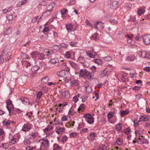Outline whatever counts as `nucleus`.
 <instances>
[{
    "instance_id": "obj_64",
    "label": "nucleus",
    "mask_w": 150,
    "mask_h": 150,
    "mask_svg": "<svg viewBox=\"0 0 150 150\" xmlns=\"http://www.w3.org/2000/svg\"><path fill=\"white\" fill-rule=\"evenodd\" d=\"M140 88H141L140 87L136 86H134L133 88H132V89L134 90L135 91H136V90L137 91V90H139Z\"/></svg>"
},
{
    "instance_id": "obj_7",
    "label": "nucleus",
    "mask_w": 150,
    "mask_h": 150,
    "mask_svg": "<svg viewBox=\"0 0 150 150\" xmlns=\"http://www.w3.org/2000/svg\"><path fill=\"white\" fill-rule=\"evenodd\" d=\"M30 125L29 123L25 124L23 127L22 129L23 131H28L30 129Z\"/></svg>"
},
{
    "instance_id": "obj_8",
    "label": "nucleus",
    "mask_w": 150,
    "mask_h": 150,
    "mask_svg": "<svg viewBox=\"0 0 150 150\" xmlns=\"http://www.w3.org/2000/svg\"><path fill=\"white\" fill-rule=\"evenodd\" d=\"M42 142L41 143V146H43L45 147H47L49 144V142L48 140L47 139H42Z\"/></svg>"
},
{
    "instance_id": "obj_26",
    "label": "nucleus",
    "mask_w": 150,
    "mask_h": 150,
    "mask_svg": "<svg viewBox=\"0 0 150 150\" xmlns=\"http://www.w3.org/2000/svg\"><path fill=\"white\" fill-rule=\"evenodd\" d=\"M71 85L72 86H78L79 85L78 82L76 80H74L71 82Z\"/></svg>"
},
{
    "instance_id": "obj_38",
    "label": "nucleus",
    "mask_w": 150,
    "mask_h": 150,
    "mask_svg": "<svg viewBox=\"0 0 150 150\" xmlns=\"http://www.w3.org/2000/svg\"><path fill=\"white\" fill-rule=\"evenodd\" d=\"M24 144L25 145H30V141L28 139H25L24 141Z\"/></svg>"
},
{
    "instance_id": "obj_45",
    "label": "nucleus",
    "mask_w": 150,
    "mask_h": 150,
    "mask_svg": "<svg viewBox=\"0 0 150 150\" xmlns=\"http://www.w3.org/2000/svg\"><path fill=\"white\" fill-rule=\"evenodd\" d=\"M113 113L112 112H109L107 115L108 117V119H111L113 117Z\"/></svg>"
},
{
    "instance_id": "obj_16",
    "label": "nucleus",
    "mask_w": 150,
    "mask_h": 150,
    "mask_svg": "<svg viewBox=\"0 0 150 150\" xmlns=\"http://www.w3.org/2000/svg\"><path fill=\"white\" fill-rule=\"evenodd\" d=\"M6 120H4L3 122V124L4 125H5L6 126H10L12 123V122L9 120H8L7 121Z\"/></svg>"
},
{
    "instance_id": "obj_53",
    "label": "nucleus",
    "mask_w": 150,
    "mask_h": 150,
    "mask_svg": "<svg viewBox=\"0 0 150 150\" xmlns=\"http://www.w3.org/2000/svg\"><path fill=\"white\" fill-rule=\"evenodd\" d=\"M12 103V101L10 99H8L6 101V104L7 106H8L10 105Z\"/></svg>"
},
{
    "instance_id": "obj_35",
    "label": "nucleus",
    "mask_w": 150,
    "mask_h": 150,
    "mask_svg": "<svg viewBox=\"0 0 150 150\" xmlns=\"http://www.w3.org/2000/svg\"><path fill=\"white\" fill-rule=\"evenodd\" d=\"M78 61L82 64H84L83 61L84 59V58L81 56H79L78 58Z\"/></svg>"
},
{
    "instance_id": "obj_41",
    "label": "nucleus",
    "mask_w": 150,
    "mask_h": 150,
    "mask_svg": "<svg viewBox=\"0 0 150 150\" xmlns=\"http://www.w3.org/2000/svg\"><path fill=\"white\" fill-rule=\"evenodd\" d=\"M60 76L62 77H64L65 75V71L64 70H63L59 72Z\"/></svg>"
},
{
    "instance_id": "obj_22",
    "label": "nucleus",
    "mask_w": 150,
    "mask_h": 150,
    "mask_svg": "<svg viewBox=\"0 0 150 150\" xmlns=\"http://www.w3.org/2000/svg\"><path fill=\"white\" fill-rule=\"evenodd\" d=\"M85 107V105L84 104L81 103L80 105V107L78 109V111H80L82 112H83L84 110V108Z\"/></svg>"
},
{
    "instance_id": "obj_48",
    "label": "nucleus",
    "mask_w": 150,
    "mask_h": 150,
    "mask_svg": "<svg viewBox=\"0 0 150 150\" xmlns=\"http://www.w3.org/2000/svg\"><path fill=\"white\" fill-rule=\"evenodd\" d=\"M131 20L134 22V23L135 25H137V24L138 22L136 20V18L135 17H133L131 18Z\"/></svg>"
},
{
    "instance_id": "obj_57",
    "label": "nucleus",
    "mask_w": 150,
    "mask_h": 150,
    "mask_svg": "<svg viewBox=\"0 0 150 150\" xmlns=\"http://www.w3.org/2000/svg\"><path fill=\"white\" fill-rule=\"evenodd\" d=\"M69 64H70V65L71 66L73 67V68H75L76 66V64L74 63L73 62L70 61L69 62Z\"/></svg>"
},
{
    "instance_id": "obj_29",
    "label": "nucleus",
    "mask_w": 150,
    "mask_h": 150,
    "mask_svg": "<svg viewBox=\"0 0 150 150\" xmlns=\"http://www.w3.org/2000/svg\"><path fill=\"white\" fill-rule=\"evenodd\" d=\"M117 144L118 145H121L123 143L122 139L120 138H118L116 141Z\"/></svg>"
},
{
    "instance_id": "obj_3",
    "label": "nucleus",
    "mask_w": 150,
    "mask_h": 150,
    "mask_svg": "<svg viewBox=\"0 0 150 150\" xmlns=\"http://www.w3.org/2000/svg\"><path fill=\"white\" fill-rule=\"evenodd\" d=\"M104 27L103 23L100 21L97 22L96 24H94V29H96L97 31H100L101 29H103Z\"/></svg>"
},
{
    "instance_id": "obj_14",
    "label": "nucleus",
    "mask_w": 150,
    "mask_h": 150,
    "mask_svg": "<svg viewBox=\"0 0 150 150\" xmlns=\"http://www.w3.org/2000/svg\"><path fill=\"white\" fill-rule=\"evenodd\" d=\"M49 78L48 76H46L44 78H43L41 81V83H42L46 84L49 81Z\"/></svg>"
},
{
    "instance_id": "obj_18",
    "label": "nucleus",
    "mask_w": 150,
    "mask_h": 150,
    "mask_svg": "<svg viewBox=\"0 0 150 150\" xmlns=\"http://www.w3.org/2000/svg\"><path fill=\"white\" fill-rule=\"evenodd\" d=\"M86 91L87 94H89L92 91L91 87L89 86L85 87Z\"/></svg>"
},
{
    "instance_id": "obj_12",
    "label": "nucleus",
    "mask_w": 150,
    "mask_h": 150,
    "mask_svg": "<svg viewBox=\"0 0 150 150\" xmlns=\"http://www.w3.org/2000/svg\"><path fill=\"white\" fill-rule=\"evenodd\" d=\"M39 52L37 51H34L30 54V55L32 58L34 59L38 57Z\"/></svg>"
},
{
    "instance_id": "obj_9",
    "label": "nucleus",
    "mask_w": 150,
    "mask_h": 150,
    "mask_svg": "<svg viewBox=\"0 0 150 150\" xmlns=\"http://www.w3.org/2000/svg\"><path fill=\"white\" fill-rule=\"evenodd\" d=\"M87 71L84 69H81L79 72V75L81 77H84L86 76Z\"/></svg>"
},
{
    "instance_id": "obj_33",
    "label": "nucleus",
    "mask_w": 150,
    "mask_h": 150,
    "mask_svg": "<svg viewBox=\"0 0 150 150\" xmlns=\"http://www.w3.org/2000/svg\"><path fill=\"white\" fill-rule=\"evenodd\" d=\"M65 130V128H62L61 127L60 128H59L56 131V132L58 134H60V132H63L64 130Z\"/></svg>"
},
{
    "instance_id": "obj_40",
    "label": "nucleus",
    "mask_w": 150,
    "mask_h": 150,
    "mask_svg": "<svg viewBox=\"0 0 150 150\" xmlns=\"http://www.w3.org/2000/svg\"><path fill=\"white\" fill-rule=\"evenodd\" d=\"M11 143L13 144H15L16 143V139L13 136H12V139H11Z\"/></svg>"
},
{
    "instance_id": "obj_15",
    "label": "nucleus",
    "mask_w": 150,
    "mask_h": 150,
    "mask_svg": "<svg viewBox=\"0 0 150 150\" xmlns=\"http://www.w3.org/2000/svg\"><path fill=\"white\" fill-rule=\"evenodd\" d=\"M12 30V28L11 27H9L4 32V34L5 35H8L10 34Z\"/></svg>"
},
{
    "instance_id": "obj_51",
    "label": "nucleus",
    "mask_w": 150,
    "mask_h": 150,
    "mask_svg": "<svg viewBox=\"0 0 150 150\" xmlns=\"http://www.w3.org/2000/svg\"><path fill=\"white\" fill-rule=\"evenodd\" d=\"M141 57L143 58H145L146 57V51H143L141 52Z\"/></svg>"
},
{
    "instance_id": "obj_11",
    "label": "nucleus",
    "mask_w": 150,
    "mask_h": 150,
    "mask_svg": "<svg viewBox=\"0 0 150 150\" xmlns=\"http://www.w3.org/2000/svg\"><path fill=\"white\" fill-rule=\"evenodd\" d=\"M108 71L107 69H105L103 71H100V76L101 77H104L105 76H108V74H107Z\"/></svg>"
},
{
    "instance_id": "obj_55",
    "label": "nucleus",
    "mask_w": 150,
    "mask_h": 150,
    "mask_svg": "<svg viewBox=\"0 0 150 150\" xmlns=\"http://www.w3.org/2000/svg\"><path fill=\"white\" fill-rule=\"evenodd\" d=\"M131 130L127 128L125 129V131L124 132L125 133L127 134H129L131 132Z\"/></svg>"
},
{
    "instance_id": "obj_34",
    "label": "nucleus",
    "mask_w": 150,
    "mask_h": 150,
    "mask_svg": "<svg viewBox=\"0 0 150 150\" xmlns=\"http://www.w3.org/2000/svg\"><path fill=\"white\" fill-rule=\"evenodd\" d=\"M69 44L72 47H76L77 45V42H69Z\"/></svg>"
},
{
    "instance_id": "obj_47",
    "label": "nucleus",
    "mask_w": 150,
    "mask_h": 150,
    "mask_svg": "<svg viewBox=\"0 0 150 150\" xmlns=\"http://www.w3.org/2000/svg\"><path fill=\"white\" fill-rule=\"evenodd\" d=\"M6 18L8 21H10L13 18V15L12 14L7 15L6 16Z\"/></svg>"
},
{
    "instance_id": "obj_59",
    "label": "nucleus",
    "mask_w": 150,
    "mask_h": 150,
    "mask_svg": "<svg viewBox=\"0 0 150 150\" xmlns=\"http://www.w3.org/2000/svg\"><path fill=\"white\" fill-rule=\"evenodd\" d=\"M144 70L147 72H150V67H146L144 68Z\"/></svg>"
},
{
    "instance_id": "obj_32",
    "label": "nucleus",
    "mask_w": 150,
    "mask_h": 150,
    "mask_svg": "<svg viewBox=\"0 0 150 150\" xmlns=\"http://www.w3.org/2000/svg\"><path fill=\"white\" fill-rule=\"evenodd\" d=\"M23 64L25 65L26 67H28L30 66L31 64L30 62L27 61H24L23 62Z\"/></svg>"
},
{
    "instance_id": "obj_49",
    "label": "nucleus",
    "mask_w": 150,
    "mask_h": 150,
    "mask_svg": "<svg viewBox=\"0 0 150 150\" xmlns=\"http://www.w3.org/2000/svg\"><path fill=\"white\" fill-rule=\"evenodd\" d=\"M72 27L73 25L71 24H70L68 26V25L66 26L67 29L68 31H71Z\"/></svg>"
},
{
    "instance_id": "obj_44",
    "label": "nucleus",
    "mask_w": 150,
    "mask_h": 150,
    "mask_svg": "<svg viewBox=\"0 0 150 150\" xmlns=\"http://www.w3.org/2000/svg\"><path fill=\"white\" fill-rule=\"evenodd\" d=\"M93 52H88L87 53V56H88L90 58H93L94 55L93 54Z\"/></svg>"
},
{
    "instance_id": "obj_10",
    "label": "nucleus",
    "mask_w": 150,
    "mask_h": 150,
    "mask_svg": "<svg viewBox=\"0 0 150 150\" xmlns=\"http://www.w3.org/2000/svg\"><path fill=\"white\" fill-rule=\"evenodd\" d=\"M149 119L146 116L142 115L140 117L139 122H145L149 120Z\"/></svg>"
},
{
    "instance_id": "obj_61",
    "label": "nucleus",
    "mask_w": 150,
    "mask_h": 150,
    "mask_svg": "<svg viewBox=\"0 0 150 150\" xmlns=\"http://www.w3.org/2000/svg\"><path fill=\"white\" fill-rule=\"evenodd\" d=\"M68 138L67 136L63 137L62 138V141L63 142H65L67 140Z\"/></svg>"
},
{
    "instance_id": "obj_43",
    "label": "nucleus",
    "mask_w": 150,
    "mask_h": 150,
    "mask_svg": "<svg viewBox=\"0 0 150 150\" xmlns=\"http://www.w3.org/2000/svg\"><path fill=\"white\" fill-rule=\"evenodd\" d=\"M121 78L122 81L124 82H125L126 81V79H128L127 77L125 75H122Z\"/></svg>"
},
{
    "instance_id": "obj_31",
    "label": "nucleus",
    "mask_w": 150,
    "mask_h": 150,
    "mask_svg": "<svg viewBox=\"0 0 150 150\" xmlns=\"http://www.w3.org/2000/svg\"><path fill=\"white\" fill-rule=\"evenodd\" d=\"M99 36H98V34L97 33H94V40L98 41V42H100V40L99 39Z\"/></svg>"
},
{
    "instance_id": "obj_37",
    "label": "nucleus",
    "mask_w": 150,
    "mask_h": 150,
    "mask_svg": "<svg viewBox=\"0 0 150 150\" xmlns=\"http://www.w3.org/2000/svg\"><path fill=\"white\" fill-rule=\"evenodd\" d=\"M5 59L6 60L8 61L9 59H10L11 57V54L9 53H7L5 55Z\"/></svg>"
},
{
    "instance_id": "obj_54",
    "label": "nucleus",
    "mask_w": 150,
    "mask_h": 150,
    "mask_svg": "<svg viewBox=\"0 0 150 150\" xmlns=\"http://www.w3.org/2000/svg\"><path fill=\"white\" fill-rule=\"evenodd\" d=\"M94 150H103L101 146L98 145V146L94 147Z\"/></svg>"
},
{
    "instance_id": "obj_6",
    "label": "nucleus",
    "mask_w": 150,
    "mask_h": 150,
    "mask_svg": "<svg viewBox=\"0 0 150 150\" xmlns=\"http://www.w3.org/2000/svg\"><path fill=\"white\" fill-rule=\"evenodd\" d=\"M149 141L146 139L144 138H139L137 143L140 144H148Z\"/></svg>"
},
{
    "instance_id": "obj_23",
    "label": "nucleus",
    "mask_w": 150,
    "mask_h": 150,
    "mask_svg": "<svg viewBox=\"0 0 150 150\" xmlns=\"http://www.w3.org/2000/svg\"><path fill=\"white\" fill-rule=\"evenodd\" d=\"M129 111V110H123L121 112L120 115L122 117L124 115H126L128 114Z\"/></svg>"
},
{
    "instance_id": "obj_62",
    "label": "nucleus",
    "mask_w": 150,
    "mask_h": 150,
    "mask_svg": "<svg viewBox=\"0 0 150 150\" xmlns=\"http://www.w3.org/2000/svg\"><path fill=\"white\" fill-rule=\"evenodd\" d=\"M67 117L66 116H64L62 117V121H67Z\"/></svg>"
},
{
    "instance_id": "obj_46",
    "label": "nucleus",
    "mask_w": 150,
    "mask_h": 150,
    "mask_svg": "<svg viewBox=\"0 0 150 150\" xmlns=\"http://www.w3.org/2000/svg\"><path fill=\"white\" fill-rule=\"evenodd\" d=\"M67 11V10L65 8H64L61 11V13L62 15H64L66 13V12Z\"/></svg>"
},
{
    "instance_id": "obj_25",
    "label": "nucleus",
    "mask_w": 150,
    "mask_h": 150,
    "mask_svg": "<svg viewBox=\"0 0 150 150\" xmlns=\"http://www.w3.org/2000/svg\"><path fill=\"white\" fill-rule=\"evenodd\" d=\"M38 57L39 59L41 60L45 59L44 54L42 53H39V52Z\"/></svg>"
},
{
    "instance_id": "obj_28",
    "label": "nucleus",
    "mask_w": 150,
    "mask_h": 150,
    "mask_svg": "<svg viewBox=\"0 0 150 150\" xmlns=\"http://www.w3.org/2000/svg\"><path fill=\"white\" fill-rule=\"evenodd\" d=\"M62 148L57 144H54V145L53 150H60Z\"/></svg>"
},
{
    "instance_id": "obj_58",
    "label": "nucleus",
    "mask_w": 150,
    "mask_h": 150,
    "mask_svg": "<svg viewBox=\"0 0 150 150\" xmlns=\"http://www.w3.org/2000/svg\"><path fill=\"white\" fill-rule=\"evenodd\" d=\"M85 22L87 25H88L90 27H92L93 25L89 21L87 20L86 19L85 21Z\"/></svg>"
},
{
    "instance_id": "obj_2",
    "label": "nucleus",
    "mask_w": 150,
    "mask_h": 150,
    "mask_svg": "<svg viewBox=\"0 0 150 150\" xmlns=\"http://www.w3.org/2000/svg\"><path fill=\"white\" fill-rule=\"evenodd\" d=\"M55 4L54 2H51L49 4L47 7V11L45 13H47L48 14H50V12L52 11L53 8L55 6Z\"/></svg>"
},
{
    "instance_id": "obj_36",
    "label": "nucleus",
    "mask_w": 150,
    "mask_h": 150,
    "mask_svg": "<svg viewBox=\"0 0 150 150\" xmlns=\"http://www.w3.org/2000/svg\"><path fill=\"white\" fill-rule=\"evenodd\" d=\"M65 57L67 58H70L71 57V53L69 51H67L65 54Z\"/></svg>"
},
{
    "instance_id": "obj_21",
    "label": "nucleus",
    "mask_w": 150,
    "mask_h": 150,
    "mask_svg": "<svg viewBox=\"0 0 150 150\" xmlns=\"http://www.w3.org/2000/svg\"><path fill=\"white\" fill-rule=\"evenodd\" d=\"M122 124L119 123L116 125V129L117 131H120L122 129Z\"/></svg>"
},
{
    "instance_id": "obj_60",
    "label": "nucleus",
    "mask_w": 150,
    "mask_h": 150,
    "mask_svg": "<svg viewBox=\"0 0 150 150\" xmlns=\"http://www.w3.org/2000/svg\"><path fill=\"white\" fill-rule=\"evenodd\" d=\"M94 132H93L90 134V137L89 138L91 141L94 140Z\"/></svg>"
},
{
    "instance_id": "obj_17",
    "label": "nucleus",
    "mask_w": 150,
    "mask_h": 150,
    "mask_svg": "<svg viewBox=\"0 0 150 150\" xmlns=\"http://www.w3.org/2000/svg\"><path fill=\"white\" fill-rule=\"evenodd\" d=\"M22 103L25 104L29 103V100L27 98H22L21 99Z\"/></svg>"
},
{
    "instance_id": "obj_50",
    "label": "nucleus",
    "mask_w": 150,
    "mask_h": 150,
    "mask_svg": "<svg viewBox=\"0 0 150 150\" xmlns=\"http://www.w3.org/2000/svg\"><path fill=\"white\" fill-rule=\"evenodd\" d=\"M42 92L40 91L37 94V99H40L42 95Z\"/></svg>"
},
{
    "instance_id": "obj_63",
    "label": "nucleus",
    "mask_w": 150,
    "mask_h": 150,
    "mask_svg": "<svg viewBox=\"0 0 150 150\" xmlns=\"http://www.w3.org/2000/svg\"><path fill=\"white\" fill-rule=\"evenodd\" d=\"M38 18V16H37L33 18L32 20V22L33 23H35Z\"/></svg>"
},
{
    "instance_id": "obj_24",
    "label": "nucleus",
    "mask_w": 150,
    "mask_h": 150,
    "mask_svg": "<svg viewBox=\"0 0 150 150\" xmlns=\"http://www.w3.org/2000/svg\"><path fill=\"white\" fill-rule=\"evenodd\" d=\"M40 69V67L37 66L35 65L32 67L31 68V70L32 72H35L37 71Z\"/></svg>"
},
{
    "instance_id": "obj_13",
    "label": "nucleus",
    "mask_w": 150,
    "mask_h": 150,
    "mask_svg": "<svg viewBox=\"0 0 150 150\" xmlns=\"http://www.w3.org/2000/svg\"><path fill=\"white\" fill-rule=\"evenodd\" d=\"M94 75V73L92 72H87V74L86 75V77L88 79H92Z\"/></svg>"
},
{
    "instance_id": "obj_5",
    "label": "nucleus",
    "mask_w": 150,
    "mask_h": 150,
    "mask_svg": "<svg viewBox=\"0 0 150 150\" xmlns=\"http://www.w3.org/2000/svg\"><path fill=\"white\" fill-rule=\"evenodd\" d=\"M143 40L144 43L146 45L150 44V34H146L143 37Z\"/></svg>"
},
{
    "instance_id": "obj_56",
    "label": "nucleus",
    "mask_w": 150,
    "mask_h": 150,
    "mask_svg": "<svg viewBox=\"0 0 150 150\" xmlns=\"http://www.w3.org/2000/svg\"><path fill=\"white\" fill-rule=\"evenodd\" d=\"M138 14L139 16L142 15V14L143 13V11L141 9H139L138 10Z\"/></svg>"
},
{
    "instance_id": "obj_39",
    "label": "nucleus",
    "mask_w": 150,
    "mask_h": 150,
    "mask_svg": "<svg viewBox=\"0 0 150 150\" xmlns=\"http://www.w3.org/2000/svg\"><path fill=\"white\" fill-rule=\"evenodd\" d=\"M111 5L113 6H114L115 8H117L118 7L119 5L118 2H117L116 1H115L112 3Z\"/></svg>"
},
{
    "instance_id": "obj_42",
    "label": "nucleus",
    "mask_w": 150,
    "mask_h": 150,
    "mask_svg": "<svg viewBox=\"0 0 150 150\" xmlns=\"http://www.w3.org/2000/svg\"><path fill=\"white\" fill-rule=\"evenodd\" d=\"M104 59L105 61H109L112 60V58L109 56L104 57Z\"/></svg>"
},
{
    "instance_id": "obj_19",
    "label": "nucleus",
    "mask_w": 150,
    "mask_h": 150,
    "mask_svg": "<svg viewBox=\"0 0 150 150\" xmlns=\"http://www.w3.org/2000/svg\"><path fill=\"white\" fill-rule=\"evenodd\" d=\"M52 126L48 125L46 128L43 129V131L44 133H46L47 132L52 129Z\"/></svg>"
},
{
    "instance_id": "obj_52",
    "label": "nucleus",
    "mask_w": 150,
    "mask_h": 150,
    "mask_svg": "<svg viewBox=\"0 0 150 150\" xmlns=\"http://www.w3.org/2000/svg\"><path fill=\"white\" fill-rule=\"evenodd\" d=\"M94 94L96 97V98L95 99V100L96 101L99 99V93L94 91Z\"/></svg>"
},
{
    "instance_id": "obj_20",
    "label": "nucleus",
    "mask_w": 150,
    "mask_h": 150,
    "mask_svg": "<svg viewBox=\"0 0 150 150\" xmlns=\"http://www.w3.org/2000/svg\"><path fill=\"white\" fill-rule=\"evenodd\" d=\"M21 57L23 59H28L30 58L29 56L27 55L26 54L24 53L23 52L21 53Z\"/></svg>"
},
{
    "instance_id": "obj_1",
    "label": "nucleus",
    "mask_w": 150,
    "mask_h": 150,
    "mask_svg": "<svg viewBox=\"0 0 150 150\" xmlns=\"http://www.w3.org/2000/svg\"><path fill=\"white\" fill-rule=\"evenodd\" d=\"M84 118L86 119V121L89 124H91L94 122V118L92 115L89 113L86 114L83 116Z\"/></svg>"
},
{
    "instance_id": "obj_4",
    "label": "nucleus",
    "mask_w": 150,
    "mask_h": 150,
    "mask_svg": "<svg viewBox=\"0 0 150 150\" xmlns=\"http://www.w3.org/2000/svg\"><path fill=\"white\" fill-rule=\"evenodd\" d=\"M112 39L111 36L109 34L104 35L103 37V41L107 44L111 43Z\"/></svg>"
},
{
    "instance_id": "obj_27",
    "label": "nucleus",
    "mask_w": 150,
    "mask_h": 150,
    "mask_svg": "<svg viewBox=\"0 0 150 150\" xmlns=\"http://www.w3.org/2000/svg\"><path fill=\"white\" fill-rule=\"evenodd\" d=\"M59 60L57 58L52 59L50 60V62L52 64H55L59 62Z\"/></svg>"
},
{
    "instance_id": "obj_30",
    "label": "nucleus",
    "mask_w": 150,
    "mask_h": 150,
    "mask_svg": "<svg viewBox=\"0 0 150 150\" xmlns=\"http://www.w3.org/2000/svg\"><path fill=\"white\" fill-rule=\"evenodd\" d=\"M94 63L97 64L98 65H101L102 64V61L99 59H95Z\"/></svg>"
}]
</instances>
